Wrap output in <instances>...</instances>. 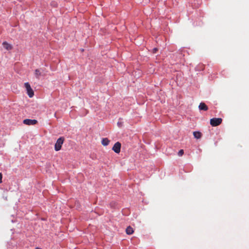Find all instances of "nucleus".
Wrapping results in <instances>:
<instances>
[{"mask_svg":"<svg viewBox=\"0 0 249 249\" xmlns=\"http://www.w3.org/2000/svg\"><path fill=\"white\" fill-rule=\"evenodd\" d=\"M64 141V138L63 137H60L57 139L54 145V149L55 151H58L61 149Z\"/></svg>","mask_w":249,"mask_h":249,"instance_id":"f257e3e1","label":"nucleus"},{"mask_svg":"<svg viewBox=\"0 0 249 249\" xmlns=\"http://www.w3.org/2000/svg\"><path fill=\"white\" fill-rule=\"evenodd\" d=\"M25 88L26 89L27 93L29 97L32 98L34 95V92L31 88L30 84L28 82L24 83Z\"/></svg>","mask_w":249,"mask_h":249,"instance_id":"f03ea898","label":"nucleus"},{"mask_svg":"<svg viewBox=\"0 0 249 249\" xmlns=\"http://www.w3.org/2000/svg\"><path fill=\"white\" fill-rule=\"evenodd\" d=\"M222 119L220 118H213L210 120V124L213 126H216L221 124Z\"/></svg>","mask_w":249,"mask_h":249,"instance_id":"7ed1b4c3","label":"nucleus"},{"mask_svg":"<svg viewBox=\"0 0 249 249\" xmlns=\"http://www.w3.org/2000/svg\"><path fill=\"white\" fill-rule=\"evenodd\" d=\"M121 144L119 142H116L112 147V150L116 153H119L121 150Z\"/></svg>","mask_w":249,"mask_h":249,"instance_id":"20e7f679","label":"nucleus"},{"mask_svg":"<svg viewBox=\"0 0 249 249\" xmlns=\"http://www.w3.org/2000/svg\"><path fill=\"white\" fill-rule=\"evenodd\" d=\"M37 123V120H31L26 119L23 120V123L26 125H34L36 124Z\"/></svg>","mask_w":249,"mask_h":249,"instance_id":"39448f33","label":"nucleus"},{"mask_svg":"<svg viewBox=\"0 0 249 249\" xmlns=\"http://www.w3.org/2000/svg\"><path fill=\"white\" fill-rule=\"evenodd\" d=\"M2 46L3 47L6 49L7 50H11L13 48L12 45L9 43H8L7 42L4 41L2 43Z\"/></svg>","mask_w":249,"mask_h":249,"instance_id":"423d86ee","label":"nucleus"},{"mask_svg":"<svg viewBox=\"0 0 249 249\" xmlns=\"http://www.w3.org/2000/svg\"><path fill=\"white\" fill-rule=\"evenodd\" d=\"M199 109L200 110L207 111L208 109V107L204 103H201L199 105Z\"/></svg>","mask_w":249,"mask_h":249,"instance_id":"0eeeda50","label":"nucleus"},{"mask_svg":"<svg viewBox=\"0 0 249 249\" xmlns=\"http://www.w3.org/2000/svg\"><path fill=\"white\" fill-rule=\"evenodd\" d=\"M109 140L107 138H103L102 140V144L104 146H107L109 143Z\"/></svg>","mask_w":249,"mask_h":249,"instance_id":"6e6552de","label":"nucleus"},{"mask_svg":"<svg viewBox=\"0 0 249 249\" xmlns=\"http://www.w3.org/2000/svg\"><path fill=\"white\" fill-rule=\"evenodd\" d=\"M193 135L195 138L198 139L201 137V133L198 131L194 132Z\"/></svg>","mask_w":249,"mask_h":249,"instance_id":"1a4fd4ad","label":"nucleus"},{"mask_svg":"<svg viewBox=\"0 0 249 249\" xmlns=\"http://www.w3.org/2000/svg\"><path fill=\"white\" fill-rule=\"evenodd\" d=\"M134 232V231L133 230V228H131L130 226L128 227L126 229V232L127 234L130 235L132 234Z\"/></svg>","mask_w":249,"mask_h":249,"instance_id":"9d476101","label":"nucleus"},{"mask_svg":"<svg viewBox=\"0 0 249 249\" xmlns=\"http://www.w3.org/2000/svg\"><path fill=\"white\" fill-rule=\"evenodd\" d=\"M35 74L37 78H39V76L41 75L40 70L39 69H36L35 71Z\"/></svg>","mask_w":249,"mask_h":249,"instance_id":"9b49d317","label":"nucleus"},{"mask_svg":"<svg viewBox=\"0 0 249 249\" xmlns=\"http://www.w3.org/2000/svg\"><path fill=\"white\" fill-rule=\"evenodd\" d=\"M184 154V151L182 149H181L179 151H178V155L179 156H182L183 155V154Z\"/></svg>","mask_w":249,"mask_h":249,"instance_id":"f8f14e48","label":"nucleus"},{"mask_svg":"<svg viewBox=\"0 0 249 249\" xmlns=\"http://www.w3.org/2000/svg\"><path fill=\"white\" fill-rule=\"evenodd\" d=\"M2 175L0 173V183L2 182Z\"/></svg>","mask_w":249,"mask_h":249,"instance_id":"ddd939ff","label":"nucleus"},{"mask_svg":"<svg viewBox=\"0 0 249 249\" xmlns=\"http://www.w3.org/2000/svg\"><path fill=\"white\" fill-rule=\"evenodd\" d=\"M157 50H158V49L157 48H154L153 49V53H155Z\"/></svg>","mask_w":249,"mask_h":249,"instance_id":"4468645a","label":"nucleus"},{"mask_svg":"<svg viewBox=\"0 0 249 249\" xmlns=\"http://www.w3.org/2000/svg\"><path fill=\"white\" fill-rule=\"evenodd\" d=\"M36 249H41V248H39V247H36Z\"/></svg>","mask_w":249,"mask_h":249,"instance_id":"2eb2a0df","label":"nucleus"}]
</instances>
